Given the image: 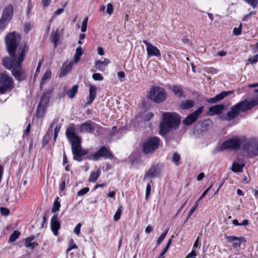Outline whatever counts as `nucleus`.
Returning a JSON list of instances; mask_svg holds the SVG:
<instances>
[{
	"label": "nucleus",
	"instance_id": "nucleus-11",
	"mask_svg": "<svg viewBox=\"0 0 258 258\" xmlns=\"http://www.w3.org/2000/svg\"><path fill=\"white\" fill-rule=\"evenodd\" d=\"M203 106H201L198 108L193 113L186 116V117L183 120V123L186 125H190L192 124L197 120L199 116L203 112Z\"/></svg>",
	"mask_w": 258,
	"mask_h": 258
},
{
	"label": "nucleus",
	"instance_id": "nucleus-24",
	"mask_svg": "<svg viewBox=\"0 0 258 258\" xmlns=\"http://www.w3.org/2000/svg\"><path fill=\"white\" fill-rule=\"evenodd\" d=\"M35 238L34 236H31L27 237L25 240V245L26 247L34 249L37 245L35 242H32Z\"/></svg>",
	"mask_w": 258,
	"mask_h": 258
},
{
	"label": "nucleus",
	"instance_id": "nucleus-54",
	"mask_svg": "<svg viewBox=\"0 0 258 258\" xmlns=\"http://www.w3.org/2000/svg\"><path fill=\"white\" fill-rule=\"evenodd\" d=\"M199 201H197L196 202V203L195 204L194 207L189 211V214H193L194 213V212L195 211V210H196V209L199 206Z\"/></svg>",
	"mask_w": 258,
	"mask_h": 258
},
{
	"label": "nucleus",
	"instance_id": "nucleus-3",
	"mask_svg": "<svg viewBox=\"0 0 258 258\" xmlns=\"http://www.w3.org/2000/svg\"><path fill=\"white\" fill-rule=\"evenodd\" d=\"M66 134L71 144L74 159L80 161L79 158L88 153V152L81 147V139L76 135L75 133V128L73 126L69 127Z\"/></svg>",
	"mask_w": 258,
	"mask_h": 258
},
{
	"label": "nucleus",
	"instance_id": "nucleus-5",
	"mask_svg": "<svg viewBox=\"0 0 258 258\" xmlns=\"http://www.w3.org/2000/svg\"><path fill=\"white\" fill-rule=\"evenodd\" d=\"M20 36L15 32L7 34L5 37V41L7 50L10 58L17 57L19 55L18 49L16 51L17 44L19 41Z\"/></svg>",
	"mask_w": 258,
	"mask_h": 258
},
{
	"label": "nucleus",
	"instance_id": "nucleus-46",
	"mask_svg": "<svg viewBox=\"0 0 258 258\" xmlns=\"http://www.w3.org/2000/svg\"><path fill=\"white\" fill-rule=\"evenodd\" d=\"M250 4L253 8H255L257 5L258 0H244Z\"/></svg>",
	"mask_w": 258,
	"mask_h": 258
},
{
	"label": "nucleus",
	"instance_id": "nucleus-18",
	"mask_svg": "<svg viewBox=\"0 0 258 258\" xmlns=\"http://www.w3.org/2000/svg\"><path fill=\"white\" fill-rule=\"evenodd\" d=\"M110 60L108 58H104L103 60H98L95 63V67L100 71H104L106 67L110 63Z\"/></svg>",
	"mask_w": 258,
	"mask_h": 258
},
{
	"label": "nucleus",
	"instance_id": "nucleus-28",
	"mask_svg": "<svg viewBox=\"0 0 258 258\" xmlns=\"http://www.w3.org/2000/svg\"><path fill=\"white\" fill-rule=\"evenodd\" d=\"M78 85H75L72 88L68 91L67 95L70 98L73 99L75 97L76 94L78 92Z\"/></svg>",
	"mask_w": 258,
	"mask_h": 258
},
{
	"label": "nucleus",
	"instance_id": "nucleus-20",
	"mask_svg": "<svg viewBox=\"0 0 258 258\" xmlns=\"http://www.w3.org/2000/svg\"><path fill=\"white\" fill-rule=\"evenodd\" d=\"M231 93V92H222L221 93L217 95L214 97L208 99L207 100V102L209 103H215L218 101L222 100L226 96H227L228 95Z\"/></svg>",
	"mask_w": 258,
	"mask_h": 258
},
{
	"label": "nucleus",
	"instance_id": "nucleus-41",
	"mask_svg": "<svg viewBox=\"0 0 258 258\" xmlns=\"http://www.w3.org/2000/svg\"><path fill=\"white\" fill-rule=\"evenodd\" d=\"M242 24L240 23L238 28H234L233 30V34L235 35H239L241 33Z\"/></svg>",
	"mask_w": 258,
	"mask_h": 258
},
{
	"label": "nucleus",
	"instance_id": "nucleus-14",
	"mask_svg": "<svg viewBox=\"0 0 258 258\" xmlns=\"http://www.w3.org/2000/svg\"><path fill=\"white\" fill-rule=\"evenodd\" d=\"M226 239L229 242H233L232 246L234 248L240 247L241 242L245 241V239L242 237H238L234 236H227L226 237Z\"/></svg>",
	"mask_w": 258,
	"mask_h": 258
},
{
	"label": "nucleus",
	"instance_id": "nucleus-17",
	"mask_svg": "<svg viewBox=\"0 0 258 258\" xmlns=\"http://www.w3.org/2000/svg\"><path fill=\"white\" fill-rule=\"evenodd\" d=\"M13 6L9 5L3 11L2 17L11 21L13 15Z\"/></svg>",
	"mask_w": 258,
	"mask_h": 258
},
{
	"label": "nucleus",
	"instance_id": "nucleus-40",
	"mask_svg": "<svg viewBox=\"0 0 258 258\" xmlns=\"http://www.w3.org/2000/svg\"><path fill=\"white\" fill-rule=\"evenodd\" d=\"M180 157L179 154L177 153H174L172 157V161L176 164L178 165V163L179 161Z\"/></svg>",
	"mask_w": 258,
	"mask_h": 258
},
{
	"label": "nucleus",
	"instance_id": "nucleus-59",
	"mask_svg": "<svg viewBox=\"0 0 258 258\" xmlns=\"http://www.w3.org/2000/svg\"><path fill=\"white\" fill-rule=\"evenodd\" d=\"M117 76L119 79H123L125 77V73L123 72H119L117 73Z\"/></svg>",
	"mask_w": 258,
	"mask_h": 258
},
{
	"label": "nucleus",
	"instance_id": "nucleus-27",
	"mask_svg": "<svg viewBox=\"0 0 258 258\" xmlns=\"http://www.w3.org/2000/svg\"><path fill=\"white\" fill-rule=\"evenodd\" d=\"M81 132L91 133L93 131V127L90 123L85 122L81 124Z\"/></svg>",
	"mask_w": 258,
	"mask_h": 258
},
{
	"label": "nucleus",
	"instance_id": "nucleus-15",
	"mask_svg": "<svg viewBox=\"0 0 258 258\" xmlns=\"http://www.w3.org/2000/svg\"><path fill=\"white\" fill-rule=\"evenodd\" d=\"M53 92L52 89H49L47 91L43 93L41 97V99L39 104L40 105L47 106V105L49 101L50 98Z\"/></svg>",
	"mask_w": 258,
	"mask_h": 258
},
{
	"label": "nucleus",
	"instance_id": "nucleus-63",
	"mask_svg": "<svg viewBox=\"0 0 258 258\" xmlns=\"http://www.w3.org/2000/svg\"><path fill=\"white\" fill-rule=\"evenodd\" d=\"M153 116V114L152 112H149L146 115V118L147 120H149L151 118H152Z\"/></svg>",
	"mask_w": 258,
	"mask_h": 258
},
{
	"label": "nucleus",
	"instance_id": "nucleus-48",
	"mask_svg": "<svg viewBox=\"0 0 258 258\" xmlns=\"http://www.w3.org/2000/svg\"><path fill=\"white\" fill-rule=\"evenodd\" d=\"M151 189V185L150 183H148L146 186V199L147 200L148 197L150 195Z\"/></svg>",
	"mask_w": 258,
	"mask_h": 258
},
{
	"label": "nucleus",
	"instance_id": "nucleus-10",
	"mask_svg": "<svg viewBox=\"0 0 258 258\" xmlns=\"http://www.w3.org/2000/svg\"><path fill=\"white\" fill-rule=\"evenodd\" d=\"M244 138L235 137L225 141L220 147V150H238L241 144L243 143Z\"/></svg>",
	"mask_w": 258,
	"mask_h": 258
},
{
	"label": "nucleus",
	"instance_id": "nucleus-47",
	"mask_svg": "<svg viewBox=\"0 0 258 258\" xmlns=\"http://www.w3.org/2000/svg\"><path fill=\"white\" fill-rule=\"evenodd\" d=\"M0 211H1V214L3 216H7L10 213L9 209L8 208H4V207L1 208Z\"/></svg>",
	"mask_w": 258,
	"mask_h": 258
},
{
	"label": "nucleus",
	"instance_id": "nucleus-39",
	"mask_svg": "<svg viewBox=\"0 0 258 258\" xmlns=\"http://www.w3.org/2000/svg\"><path fill=\"white\" fill-rule=\"evenodd\" d=\"M88 21V17H86L83 21L81 27V31L85 32L87 30V23Z\"/></svg>",
	"mask_w": 258,
	"mask_h": 258
},
{
	"label": "nucleus",
	"instance_id": "nucleus-52",
	"mask_svg": "<svg viewBox=\"0 0 258 258\" xmlns=\"http://www.w3.org/2000/svg\"><path fill=\"white\" fill-rule=\"evenodd\" d=\"M213 184H212L209 188H208L207 189H206L204 192L202 194L201 196L199 198L198 201L199 202L207 194L209 190L210 189V188L212 187Z\"/></svg>",
	"mask_w": 258,
	"mask_h": 258
},
{
	"label": "nucleus",
	"instance_id": "nucleus-50",
	"mask_svg": "<svg viewBox=\"0 0 258 258\" xmlns=\"http://www.w3.org/2000/svg\"><path fill=\"white\" fill-rule=\"evenodd\" d=\"M81 226H82V225L81 223H78L74 228V232L77 235H78L80 233V229H81Z\"/></svg>",
	"mask_w": 258,
	"mask_h": 258
},
{
	"label": "nucleus",
	"instance_id": "nucleus-2",
	"mask_svg": "<svg viewBox=\"0 0 258 258\" xmlns=\"http://www.w3.org/2000/svg\"><path fill=\"white\" fill-rule=\"evenodd\" d=\"M256 105H258V97L250 100H244L232 106L226 115L220 117L223 120L230 121L236 118L241 112H245Z\"/></svg>",
	"mask_w": 258,
	"mask_h": 258
},
{
	"label": "nucleus",
	"instance_id": "nucleus-9",
	"mask_svg": "<svg viewBox=\"0 0 258 258\" xmlns=\"http://www.w3.org/2000/svg\"><path fill=\"white\" fill-rule=\"evenodd\" d=\"M160 140L158 137L150 138L145 141L143 145V151L145 154L153 153L159 145Z\"/></svg>",
	"mask_w": 258,
	"mask_h": 258
},
{
	"label": "nucleus",
	"instance_id": "nucleus-13",
	"mask_svg": "<svg viewBox=\"0 0 258 258\" xmlns=\"http://www.w3.org/2000/svg\"><path fill=\"white\" fill-rule=\"evenodd\" d=\"M143 42L146 45L147 52L149 56H155L159 57L161 56L160 50L157 47L146 40H143Z\"/></svg>",
	"mask_w": 258,
	"mask_h": 258
},
{
	"label": "nucleus",
	"instance_id": "nucleus-30",
	"mask_svg": "<svg viewBox=\"0 0 258 258\" xmlns=\"http://www.w3.org/2000/svg\"><path fill=\"white\" fill-rule=\"evenodd\" d=\"M46 107V106L38 104L36 112V116L38 117H43L44 116Z\"/></svg>",
	"mask_w": 258,
	"mask_h": 258
},
{
	"label": "nucleus",
	"instance_id": "nucleus-49",
	"mask_svg": "<svg viewBox=\"0 0 258 258\" xmlns=\"http://www.w3.org/2000/svg\"><path fill=\"white\" fill-rule=\"evenodd\" d=\"M113 11V6L111 4H108L107 5V13L109 15H111Z\"/></svg>",
	"mask_w": 258,
	"mask_h": 258
},
{
	"label": "nucleus",
	"instance_id": "nucleus-61",
	"mask_svg": "<svg viewBox=\"0 0 258 258\" xmlns=\"http://www.w3.org/2000/svg\"><path fill=\"white\" fill-rule=\"evenodd\" d=\"M152 230H153V228L151 226H148L145 228V232L146 233H149L150 232H151L152 231Z\"/></svg>",
	"mask_w": 258,
	"mask_h": 258
},
{
	"label": "nucleus",
	"instance_id": "nucleus-35",
	"mask_svg": "<svg viewBox=\"0 0 258 258\" xmlns=\"http://www.w3.org/2000/svg\"><path fill=\"white\" fill-rule=\"evenodd\" d=\"M10 22V20L2 17L0 19V30H4Z\"/></svg>",
	"mask_w": 258,
	"mask_h": 258
},
{
	"label": "nucleus",
	"instance_id": "nucleus-44",
	"mask_svg": "<svg viewBox=\"0 0 258 258\" xmlns=\"http://www.w3.org/2000/svg\"><path fill=\"white\" fill-rule=\"evenodd\" d=\"M92 78L96 81H102L103 79V77L99 73H95L92 75Z\"/></svg>",
	"mask_w": 258,
	"mask_h": 258
},
{
	"label": "nucleus",
	"instance_id": "nucleus-23",
	"mask_svg": "<svg viewBox=\"0 0 258 258\" xmlns=\"http://www.w3.org/2000/svg\"><path fill=\"white\" fill-rule=\"evenodd\" d=\"M62 68L61 69L60 74L59 77H63L65 75H66L72 69V62H70L69 63H66L62 66Z\"/></svg>",
	"mask_w": 258,
	"mask_h": 258
},
{
	"label": "nucleus",
	"instance_id": "nucleus-53",
	"mask_svg": "<svg viewBox=\"0 0 258 258\" xmlns=\"http://www.w3.org/2000/svg\"><path fill=\"white\" fill-rule=\"evenodd\" d=\"M60 126H55V127L54 128V141H55L56 138H57L58 133V132H59V130H60Z\"/></svg>",
	"mask_w": 258,
	"mask_h": 258
},
{
	"label": "nucleus",
	"instance_id": "nucleus-38",
	"mask_svg": "<svg viewBox=\"0 0 258 258\" xmlns=\"http://www.w3.org/2000/svg\"><path fill=\"white\" fill-rule=\"evenodd\" d=\"M122 206L119 207L114 216V220L115 221H118L120 219V215L122 213Z\"/></svg>",
	"mask_w": 258,
	"mask_h": 258
},
{
	"label": "nucleus",
	"instance_id": "nucleus-45",
	"mask_svg": "<svg viewBox=\"0 0 258 258\" xmlns=\"http://www.w3.org/2000/svg\"><path fill=\"white\" fill-rule=\"evenodd\" d=\"M167 232H168V231L167 230L166 231H165L164 233H162L159 236V237L158 238V239L157 240V243L158 244H160L162 242V241L164 240L166 235L167 234Z\"/></svg>",
	"mask_w": 258,
	"mask_h": 258
},
{
	"label": "nucleus",
	"instance_id": "nucleus-57",
	"mask_svg": "<svg viewBox=\"0 0 258 258\" xmlns=\"http://www.w3.org/2000/svg\"><path fill=\"white\" fill-rule=\"evenodd\" d=\"M255 13H256L255 12H250L249 14H247V15H246L244 16V17H243V18L242 19V21H246L248 18L250 17V16L251 15H254L255 14Z\"/></svg>",
	"mask_w": 258,
	"mask_h": 258
},
{
	"label": "nucleus",
	"instance_id": "nucleus-58",
	"mask_svg": "<svg viewBox=\"0 0 258 258\" xmlns=\"http://www.w3.org/2000/svg\"><path fill=\"white\" fill-rule=\"evenodd\" d=\"M98 53L100 55H103L104 54V49L101 47H98L97 48Z\"/></svg>",
	"mask_w": 258,
	"mask_h": 258
},
{
	"label": "nucleus",
	"instance_id": "nucleus-43",
	"mask_svg": "<svg viewBox=\"0 0 258 258\" xmlns=\"http://www.w3.org/2000/svg\"><path fill=\"white\" fill-rule=\"evenodd\" d=\"M258 61V54H255L253 56L248 59V61L250 63H255Z\"/></svg>",
	"mask_w": 258,
	"mask_h": 258
},
{
	"label": "nucleus",
	"instance_id": "nucleus-32",
	"mask_svg": "<svg viewBox=\"0 0 258 258\" xmlns=\"http://www.w3.org/2000/svg\"><path fill=\"white\" fill-rule=\"evenodd\" d=\"M59 38V35L57 31H52L50 35V39L51 42L53 43L54 46L55 48L57 46V43Z\"/></svg>",
	"mask_w": 258,
	"mask_h": 258
},
{
	"label": "nucleus",
	"instance_id": "nucleus-12",
	"mask_svg": "<svg viewBox=\"0 0 258 258\" xmlns=\"http://www.w3.org/2000/svg\"><path fill=\"white\" fill-rule=\"evenodd\" d=\"M101 157L105 159H112L113 156L110 152L105 147H101L93 156L92 159L95 161L98 160Z\"/></svg>",
	"mask_w": 258,
	"mask_h": 258
},
{
	"label": "nucleus",
	"instance_id": "nucleus-19",
	"mask_svg": "<svg viewBox=\"0 0 258 258\" xmlns=\"http://www.w3.org/2000/svg\"><path fill=\"white\" fill-rule=\"evenodd\" d=\"M224 108L225 106L223 104L216 105L210 107L209 108V112L211 115H218L222 113Z\"/></svg>",
	"mask_w": 258,
	"mask_h": 258
},
{
	"label": "nucleus",
	"instance_id": "nucleus-60",
	"mask_svg": "<svg viewBox=\"0 0 258 258\" xmlns=\"http://www.w3.org/2000/svg\"><path fill=\"white\" fill-rule=\"evenodd\" d=\"M205 174L203 172L200 173L197 177V180L198 181L201 180L204 177Z\"/></svg>",
	"mask_w": 258,
	"mask_h": 258
},
{
	"label": "nucleus",
	"instance_id": "nucleus-62",
	"mask_svg": "<svg viewBox=\"0 0 258 258\" xmlns=\"http://www.w3.org/2000/svg\"><path fill=\"white\" fill-rule=\"evenodd\" d=\"M248 224V221L246 219H244L240 223V226H246Z\"/></svg>",
	"mask_w": 258,
	"mask_h": 258
},
{
	"label": "nucleus",
	"instance_id": "nucleus-16",
	"mask_svg": "<svg viewBox=\"0 0 258 258\" xmlns=\"http://www.w3.org/2000/svg\"><path fill=\"white\" fill-rule=\"evenodd\" d=\"M57 215H53L51 220V229L54 235H58V230L60 228V224L57 220Z\"/></svg>",
	"mask_w": 258,
	"mask_h": 258
},
{
	"label": "nucleus",
	"instance_id": "nucleus-7",
	"mask_svg": "<svg viewBox=\"0 0 258 258\" xmlns=\"http://www.w3.org/2000/svg\"><path fill=\"white\" fill-rule=\"evenodd\" d=\"M15 87L13 79L6 73H0V94L12 91Z\"/></svg>",
	"mask_w": 258,
	"mask_h": 258
},
{
	"label": "nucleus",
	"instance_id": "nucleus-22",
	"mask_svg": "<svg viewBox=\"0 0 258 258\" xmlns=\"http://www.w3.org/2000/svg\"><path fill=\"white\" fill-rule=\"evenodd\" d=\"M51 72L50 70H46L43 74L40 83V89H42L43 85L47 83L48 81L51 79Z\"/></svg>",
	"mask_w": 258,
	"mask_h": 258
},
{
	"label": "nucleus",
	"instance_id": "nucleus-29",
	"mask_svg": "<svg viewBox=\"0 0 258 258\" xmlns=\"http://www.w3.org/2000/svg\"><path fill=\"white\" fill-rule=\"evenodd\" d=\"M244 166V164L243 163H239L234 162L232 166V170L234 172H241Z\"/></svg>",
	"mask_w": 258,
	"mask_h": 258
},
{
	"label": "nucleus",
	"instance_id": "nucleus-37",
	"mask_svg": "<svg viewBox=\"0 0 258 258\" xmlns=\"http://www.w3.org/2000/svg\"><path fill=\"white\" fill-rule=\"evenodd\" d=\"M60 207V203L57 200L55 201L53 203V207L51 209V212L55 213L56 212L58 211L59 210Z\"/></svg>",
	"mask_w": 258,
	"mask_h": 258
},
{
	"label": "nucleus",
	"instance_id": "nucleus-33",
	"mask_svg": "<svg viewBox=\"0 0 258 258\" xmlns=\"http://www.w3.org/2000/svg\"><path fill=\"white\" fill-rule=\"evenodd\" d=\"M195 104V102L192 100H186L180 104V107L183 109H187L191 108Z\"/></svg>",
	"mask_w": 258,
	"mask_h": 258
},
{
	"label": "nucleus",
	"instance_id": "nucleus-21",
	"mask_svg": "<svg viewBox=\"0 0 258 258\" xmlns=\"http://www.w3.org/2000/svg\"><path fill=\"white\" fill-rule=\"evenodd\" d=\"M97 88L95 86L90 85L89 86V96L87 101L88 104H90L95 99L96 96Z\"/></svg>",
	"mask_w": 258,
	"mask_h": 258
},
{
	"label": "nucleus",
	"instance_id": "nucleus-8",
	"mask_svg": "<svg viewBox=\"0 0 258 258\" xmlns=\"http://www.w3.org/2000/svg\"><path fill=\"white\" fill-rule=\"evenodd\" d=\"M149 96L153 102L159 103L165 100L166 93L163 88L155 86L151 88Z\"/></svg>",
	"mask_w": 258,
	"mask_h": 258
},
{
	"label": "nucleus",
	"instance_id": "nucleus-64",
	"mask_svg": "<svg viewBox=\"0 0 258 258\" xmlns=\"http://www.w3.org/2000/svg\"><path fill=\"white\" fill-rule=\"evenodd\" d=\"M63 11V8L58 9L55 12V14L56 15H60Z\"/></svg>",
	"mask_w": 258,
	"mask_h": 258
},
{
	"label": "nucleus",
	"instance_id": "nucleus-51",
	"mask_svg": "<svg viewBox=\"0 0 258 258\" xmlns=\"http://www.w3.org/2000/svg\"><path fill=\"white\" fill-rule=\"evenodd\" d=\"M32 26L30 23H26L24 25V30L25 33H28L31 29Z\"/></svg>",
	"mask_w": 258,
	"mask_h": 258
},
{
	"label": "nucleus",
	"instance_id": "nucleus-26",
	"mask_svg": "<svg viewBox=\"0 0 258 258\" xmlns=\"http://www.w3.org/2000/svg\"><path fill=\"white\" fill-rule=\"evenodd\" d=\"M174 94L179 97H184V93L181 87L179 86H173L171 88Z\"/></svg>",
	"mask_w": 258,
	"mask_h": 258
},
{
	"label": "nucleus",
	"instance_id": "nucleus-55",
	"mask_svg": "<svg viewBox=\"0 0 258 258\" xmlns=\"http://www.w3.org/2000/svg\"><path fill=\"white\" fill-rule=\"evenodd\" d=\"M197 255L196 252L195 250H192L190 253H188L186 258H196Z\"/></svg>",
	"mask_w": 258,
	"mask_h": 258
},
{
	"label": "nucleus",
	"instance_id": "nucleus-56",
	"mask_svg": "<svg viewBox=\"0 0 258 258\" xmlns=\"http://www.w3.org/2000/svg\"><path fill=\"white\" fill-rule=\"evenodd\" d=\"M51 2V0H42V4L43 7H48Z\"/></svg>",
	"mask_w": 258,
	"mask_h": 258
},
{
	"label": "nucleus",
	"instance_id": "nucleus-4",
	"mask_svg": "<svg viewBox=\"0 0 258 258\" xmlns=\"http://www.w3.org/2000/svg\"><path fill=\"white\" fill-rule=\"evenodd\" d=\"M180 120L176 113L166 112L163 114V121L160 124V132L162 135L167 134L172 128L179 125Z\"/></svg>",
	"mask_w": 258,
	"mask_h": 258
},
{
	"label": "nucleus",
	"instance_id": "nucleus-1",
	"mask_svg": "<svg viewBox=\"0 0 258 258\" xmlns=\"http://www.w3.org/2000/svg\"><path fill=\"white\" fill-rule=\"evenodd\" d=\"M27 51V46L26 44L24 43L18 48L19 55L17 57H6L3 59V63L5 68L7 70L12 69V75L16 80L19 81H23L26 78L25 71L21 68V63Z\"/></svg>",
	"mask_w": 258,
	"mask_h": 258
},
{
	"label": "nucleus",
	"instance_id": "nucleus-42",
	"mask_svg": "<svg viewBox=\"0 0 258 258\" xmlns=\"http://www.w3.org/2000/svg\"><path fill=\"white\" fill-rule=\"evenodd\" d=\"M89 188L88 187L83 188L82 189H81L78 192L77 195L79 196H83L85 194H87L89 191Z\"/></svg>",
	"mask_w": 258,
	"mask_h": 258
},
{
	"label": "nucleus",
	"instance_id": "nucleus-6",
	"mask_svg": "<svg viewBox=\"0 0 258 258\" xmlns=\"http://www.w3.org/2000/svg\"><path fill=\"white\" fill-rule=\"evenodd\" d=\"M242 149L250 157L258 155V138H251L245 139L244 138Z\"/></svg>",
	"mask_w": 258,
	"mask_h": 258
},
{
	"label": "nucleus",
	"instance_id": "nucleus-31",
	"mask_svg": "<svg viewBox=\"0 0 258 258\" xmlns=\"http://www.w3.org/2000/svg\"><path fill=\"white\" fill-rule=\"evenodd\" d=\"M100 173V171L98 170L96 171L91 172L88 179L89 181L90 182H96L99 176Z\"/></svg>",
	"mask_w": 258,
	"mask_h": 258
},
{
	"label": "nucleus",
	"instance_id": "nucleus-25",
	"mask_svg": "<svg viewBox=\"0 0 258 258\" xmlns=\"http://www.w3.org/2000/svg\"><path fill=\"white\" fill-rule=\"evenodd\" d=\"M158 174L157 167L155 166L152 167L145 175L144 180H145L147 177L153 178L155 177Z\"/></svg>",
	"mask_w": 258,
	"mask_h": 258
},
{
	"label": "nucleus",
	"instance_id": "nucleus-36",
	"mask_svg": "<svg viewBox=\"0 0 258 258\" xmlns=\"http://www.w3.org/2000/svg\"><path fill=\"white\" fill-rule=\"evenodd\" d=\"M20 232L18 231L15 230L10 235L9 241L10 242L15 241L20 236Z\"/></svg>",
	"mask_w": 258,
	"mask_h": 258
},
{
	"label": "nucleus",
	"instance_id": "nucleus-34",
	"mask_svg": "<svg viewBox=\"0 0 258 258\" xmlns=\"http://www.w3.org/2000/svg\"><path fill=\"white\" fill-rule=\"evenodd\" d=\"M83 54L82 49L81 46L77 48L75 54L74 55V59L75 62H78L80 60L81 56Z\"/></svg>",
	"mask_w": 258,
	"mask_h": 258
}]
</instances>
